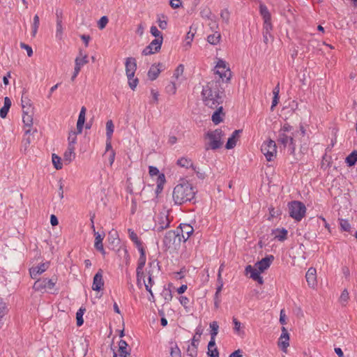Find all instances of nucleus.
<instances>
[{"label": "nucleus", "instance_id": "f257e3e1", "mask_svg": "<svg viewBox=\"0 0 357 357\" xmlns=\"http://www.w3.org/2000/svg\"><path fill=\"white\" fill-rule=\"evenodd\" d=\"M202 98L204 104L209 108H216L224 101V91L219 80H211L203 86Z\"/></svg>", "mask_w": 357, "mask_h": 357}, {"label": "nucleus", "instance_id": "f03ea898", "mask_svg": "<svg viewBox=\"0 0 357 357\" xmlns=\"http://www.w3.org/2000/svg\"><path fill=\"white\" fill-rule=\"evenodd\" d=\"M196 191L191 183L182 180L173 190V200L175 204L181 205L187 202H191L195 197Z\"/></svg>", "mask_w": 357, "mask_h": 357}, {"label": "nucleus", "instance_id": "7ed1b4c3", "mask_svg": "<svg viewBox=\"0 0 357 357\" xmlns=\"http://www.w3.org/2000/svg\"><path fill=\"white\" fill-rule=\"evenodd\" d=\"M222 135V131L220 129L208 131L205 135V138L208 139V142L205 144V149L215 150L220 148L222 145L221 142Z\"/></svg>", "mask_w": 357, "mask_h": 357}, {"label": "nucleus", "instance_id": "20e7f679", "mask_svg": "<svg viewBox=\"0 0 357 357\" xmlns=\"http://www.w3.org/2000/svg\"><path fill=\"white\" fill-rule=\"evenodd\" d=\"M86 112V107L84 106L82 107L77 122V131H71L69 132L68 137V146L75 147V144L77 142V135L81 134L83 130V126L85 122Z\"/></svg>", "mask_w": 357, "mask_h": 357}, {"label": "nucleus", "instance_id": "39448f33", "mask_svg": "<svg viewBox=\"0 0 357 357\" xmlns=\"http://www.w3.org/2000/svg\"><path fill=\"white\" fill-rule=\"evenodd\" d=\"M289 215L296 221H301L306 213V207L299 201H293L288 204Z\"/></svg>", "mask_w": 357, "mask_h": 357}, {"label": "nucleus", "instance_id": "423d86ee", "mask_svg": "<svg viewBox=\"0 0 357 357\" xmlns=\"http://www.w3.org/2000/svg\"><path fill=\"white\" fill-rule=\"evenodd\" d=\"M56 282V278L38 279L34 282L33 289L36 291L43 293L50 292L51 290L54 289Z\"/></svg>", "mask_w": 357, "mask_h": 357}, {"label": "nucleus", "instance_id": "0eeeda50", "mask_svg": "<svg viewBox=\"0 0 357 357\" xmlns=\"http://www.w3.org/2000/svg\"><path fill=\"white\" fill-rule=\"evenodd\" d=\"M170 220L169 219L168 211H162L160 212L155 217V227L154 229L158 232H160L164 229L169 227Z\"/></svg>", "mask_w": 357, "mask_h": 357}, {"label": "nucleus", "instance_id": "6e6552de", "mask_svg": "<svg viewBox=\"0 0 357 357\" xmlns=\"http://www.w3.org/2000/svg\"><path fill=\"white\" fill-rule=\"evenodd\" d=\"M211 331V340L208 344V355L210 357H218L219 353L217 348H215L213 350L211 349V347H214L215 345V336L218 333V324L216 321H213L210 324Z\"/></svg>", "mask_w": 357, "mask_h": 357}, {"label": "nucleus", "instance_id": "1a4fd4ad", "mask_svg": "<svg viewBox=\"0 0 357 357\" xmlns=\"http://www.w3.org/2000/svg\"><path fill=\"white\" fill-rule=\"evenodd\" d=\"M261 151L268 161H272L276 156L277 146L273 140H268L263 143Z\"/></svg>", "mask_w": 357, "mask_h": 357}, {"label": "nucleus", "instance_id": "9d476101", "mask_svg": "<svg viewBox=\"0 0 357 357\" xmlns=\"http://www.w3.org/2000/svg\"><path fill=\"white\" fill-rule=\"evenodd\" d=\"M215 74L218 75L219 79L222 82H227L231 77V71L227 66L226 62L222 60H219L215 66Z\"/></svg>", "mask_w": 357, "mask_h": 357}, {"label": "nucleus", "instance_id": "9b49d317", "mask_svg": "<svg viewBox=\"0 0 357 357\" xmlns=\"http://www.w3.org/2000/svg\"><path fill=\"white\" fill-rule=\"evenodd\" d=\"M278 142L279 144L283 145L284 147H288L291 153L295 151L294 140L292 136H288L284 132H279Z\"/></svg>", "mask_w": 357, "mask_h": 357}, {"label": "nucleus", "instance_id": "f8f14e48", "mask_svg": "<svg viewBox=\"0 0 357 357\" xmlns=\"http://www.w3.org/2000/svg\"><path fill=\"white\" fill-rule=\"evenodd\" d=\"M163 38L159 37L158 38H155L151 43L146 46L144 50L142 51V54L144 55H150L154 54L155 52H158L162 44Z\"/></svg>", "mask_w": 357, "mask_h": 357}, {"label": "nucleus", "instance_id": "ddd939ff", "mask_svg": "<svg viewBox=\"0 0 357 357\" xmlns=\"http://www.w3.org/2000/svg\"><path fill=\"white\" fill-rule=\"evenodd\" d=\"M22 121L24 127L27 128L25 130V135L30 134L31 132V126L33 125V108L28 107L26 110H23Z\"/></svg>", "mask_w": 357, "mask_h": 357}, {"label": "nucleus", "instance_id": "4468645a", "mask_svg": "<svg viewBox=\"0 0 357 357\" xmlns=\"http://www.w3.org/2000/svg\"><path fill=\"white\" fill-rule=\"evenodd\" d=\"M281 331L282 333L279 337L278 346L283 352L286 353L289 346V333L284 326L282 327Z\"/></svg>", "mask_w": 357, "mask_h": 357}, {"label": "nucleus", "instance_id": "2eb2a0df", "mask_svg": "<svg viewBox=\"0 0 357 357\" xmlns=\"http://www.w3.org/2000/svg\"><path fill=\"white\" fill-rule=\"evenodd\" d=\"M177 239L178 241L181 240L180 234L178 232H176L173 230L168 231L163 238L164 245L167 248H170L176 243Z\"/></svg>", "mask_w": 357, "mask_h": 357}, {"label": "nucleus", "instance_id": "dca6fc26", "mask_svg": "<svg viewBox=\"0 0 357 357\" xmlns=\"http://www.w3.org/2000/svg\"><path fill=\"white\" fill-rule=\"evenodd\" d=\"M273 260L274 257L273 255H268L255 263L254 267L261 273H264L270 267Z\"/></svg>", "mask_w": 357, "mask_h": 357}, {"label": "nucleus", "instance_id": "f3484780", "mask_svg": "<svg viewBox=\"0 0 357 357\" xmlns=\"http://www.w3.org/2000/svg\"><path fill=\"white\" fill-rule=\"evenodd\" d=\"M126 73L128 78L134 77L137 70L136 59L133 57H128L126 60Z\"/></svg>", "mask_w": 357, "mask_h": 357}, {"label": "nucleus", "instance_id": "a211bd4d", "mask_svg": "<svg viewBox=\"0 0 357 357\" xmlns=\"http://www.w3.org/2000/svg\"><path fill=\"white\" fill-rule=\"evenodd\" d=\"M50 263H42L36 266L31 267L29 269V273L33 279H36L38 275L44 273L49 268Z\"/></svg>", "mask_w": 357, "mask_h": 357}, {"label": "nucleus", "instance_id": "6ab92c4d", "mask_svg": "<svg viewBox=\"0 0 357 357\" xmlns=\"http://www.w3.org/2000/svg\"><path fill=\"white\" fill-rule=\"evenodd\" d=\"M103 286L102 270L99 269L93 277L92 289L94 291H100Z\"/></svg>", "mask_w": 357, "mask_h": 357}, {"label": "nucleus", "instance_id": "aec40b11", "mask_svg": "<svg viewBox=\"0 0 357 357\" xmlns=\"http://www.w3.org/2000/svg\"><path fill=\"white\" fill-rule=\"evenodd\" d=\"M162 63H158L157 65H152L148 71V77L150 80L153 81L156 79L162 70Z\"/></svg>", "mask_w": 357, "mask_h": 357}, {"label": "nucleus", "instance_id": "412c9836", "mask_svg": "<svg viewBox=\"0 0 357 357\" xmlns=\"http://www.w3.org/2000/svg\"><path fill=\"white\" fill-rule=\"evenodd\" d=\"M250 274V278L257 282L258 284H262L264 283L263 278L261 276V272L258 271L256 268L254 266H252L250 265L247 266V274Z\"/></svg>", "mask_w": 357, "mask_h": 357}, {"label": "nucleus", "instance_id": "4be33fe9", "mask_svg": "<svg viewBox=\"0 0 357 357\" xmlns=\"http://www.w3.org/2000/svg\"><path fill=\"white\" fill-rule=\"evenodd\" d=\"M306 281L308 285L314 288L317 285V271L314 268H310L305 275Z\"/></svg>", "mask_w": 357, "mask_h": 357}, {"label": "nucleus", "instance_id": "5701e85b", "mask_svg": "<svg viewBox=\"0 0 357 357\" xmlns=\"http://www.w3.org/2000/svg\"><path fill=\"white\" fill-rule=\"evenodd\" d=\"M215 109V111L212 114L211 120L214 123V124L218 125L222 121H223V119L225 114L223 112V107L222 105H220Z\"/></svg>", "mask_w": 357, "mask_h": 357}, {"label": "nucleus", "instance_id": "b1692460", "mask_svg": "<svg viewBox=\"0 0 357 357\" xmlns=\"http://www.w3.org/2000/svg\"><path fill=\"white\" fill-rule=\"evenodd\" d=\"M242 132L243 130H236L233 132L231 136L228 139L226 144L225 147L227 149H233L236 146V142L239 139V134Z\"/></svg>", "mask_w": 357, "mask_h": 357}, {"label": "nucleus", "instance_id": "393cba45", "mask_svg": "<svg viewBox=\"0 0 357 357\" xmlns=\"http://www.w3.org/2000/svg\"><path fill=\"white\" fill-rule=\"evenodd\" d=\"M273 29L272 24L266 23L264 24L263 38L264 42L267 44L273 38L271 31Z\"/></svg>", "mask_w": 357, "mask_h": 357}, {"label": "nucleus", "instance_id": "a878e982", "mask_svg": "<svg viewBox=\"0 0 357 357\" xmlns=\"http://www.w3.org/2000/svg\"><path fill=\"white\" fill-rule=\"evenodd\" d=\"M75 147L68 146L63 154V160L67 164L70 163L75 158Z\"/></svg>", "mask_w": 357, "mask_h": 357}, {"label": "nucleus", "instance_id": "bb28decb", "mask_svg": "<svg viewBox=\"0 0 357 357\" xmlns=\"http://www.w3.org/2000/svg\"><path fill=\"white\" fill-rule=\"evenodd\" d=\"M95 236H96V238H95L94 246H95L96 249L98 250V251H100L102 255H105V249L103 248V244H102V240H103L104 236H102L101 234H100L98 232H95Z\"/></svg>", "mask_w": 357, "mask_h": 357}, {"label": "nucleus", "instance_id": "cd10ccee", "mask_svg": "<svg viewBox=\"0 0 357 357\" xmlns=\"http://www.w3.org/2000/svg\"><path fill=\"white\" fill-rule=\"evenodd\" d=\"M181 233L184 241H185L192 234L194 229L190 225L184 224L181 225Z\"/></svg>", "mask_w": 357, "mask_h": 357}, {"label": "nucleus", "instance_id": "c85d7f7f", "mask_svg": "<svg viewBox=\"0 0 357 357\" xmlns=\"http://www.w3.org/2000/svg\"><path fill=\"white\" fill-rule=\"evenodd\" d=\"M128 344L125 340H121L119 343V351L121 357L131 356L129 351L127 350Z\"/></svg>", "mask_w": 357, "mask_h": 357}, {"label": "nucleus", "instance_id": "c756f323", "mask_svg": "<svg viewBox=\"0 0 357 357\" xmlns=\"http://www.w3.org/2000/svg\"><path fill=\"white\" fill-rule=\"evenodd\" d=\"M260 13L264 19V24L266 23L271 24V14L267 8V7L263 4H260Z\"/></svg>", "mask_w": 357, "mask_h": 357}, {"label": "nucleus", "instance_id": "7c9ffc66", "mask_svg": "<svg viewBox=\"0 0 357 357\" xmlns=\"http://www.w3.org/2000/svg\"><path fill=\"white\" fill-rule=\"evenodd\" d=\"M176 164L181 167L192 168L193 170H195V167L189 158L183 157L177 160Z\"/></svg>", "mask_w": 357, "mask_h": 357}, {"label": "nucleus", "instance_id": "2f4dec72", "mask_svg": "<svg viewBox=\"0 0 357 357\" xmlns=\"http://www.w3.org/2000/svg\"><path fill=\"white\" fill-rule=\"evenodd\" d=\"M11 106V100L8 97L4 98V105L0 109V116L3 119L6 118L9 109Z\"/></svg>", "mask_w": 357, "mask_h": 357}, {"label": "nucleus", "instance_id": "473e14b6", "mask_svg": "<svg viewBox=\"0 0 357 357\" xmlns=\"http://www.w3.org/2000/svg\"><path fill=\"white\" fill-rule=\"evenodd\" d=\"M114 126L112 120H108L106 123V136L107 139H112L114 132Z\"/></svg>", "mask_w": 357, "mask_h": 357}, {"label": "nucleus", "instance_id": "72a5a7b5", "mask_svg": "<svg viewBox=\"0 0 357 357\" xmlns=\"http://www.w3.org/2000/svg\"><path fill=\"white\" fill-rule=\"evenodd\" d=\"M357 162V151H354L351 152L347 158L346 162L347 165L351 167L355 165Z\"/></svg>", "mask_w": 357, "mask_h": 357}, {"label": "nucleus", "instance_id": "f704fd0d", "mask_svg": "<svg viewBox=\"0 0 357 357\" xmlns=\"http://www.w3.org/2000/svg\"><path fill=\"white\" fill-rule=\"evenodd\" d=\"M220 33L219 32H215L213 34H211L208 36L207 40L211 45H216L220 40Z\"/></svg>", "mask_w": 357, "mask_h": 357}, {"label": "nucleus", "instance_id": "c9c22d12", "mask_svg": "<svg viewBox=\"0 0 357 357\" xmlns=\"http://www.w3.org/2000/svg\"><path fill=\"white\" fill-rule=\"evenodd\" d=\"M187 352L190 356L196 357L197 355V344L192 341L191 345H190L187 349Z\"/></svg>", "mask_w": 357, "mask_h": 357}, {"label": "nucleus", "instance_id": "e433bc0d", "mask_svg": "<svg viewBox=\"0 0 357 357\" xmlns=\"http://www.w3.org/2000/svg\"><path fill=\"white\" fill-rule=\"evenodd\" d=\"M88 63L87 56L85 54L82 57H77L75 60V66L80 70L81 68Z\"/></svg>", "mask_w": 357, "mask_h": 357}, {"label": "nucleus", "instance_id": "4c0bfd02", "mask_svg": "<svg viewBox=\"0 0 357 357\" xmlns=\"http://www.w3.org/2000/svg\"><path fill=\"white\" fill-rule=\"evenodd\" d=\"M39 24H40V20H39V17L38 15H36L34 17H33V24H32V36H36V33H37V31H38V29L39 27Z\"/></svg>", "mask_w": 357, "mask_h": 357}, {"label": "nucleus", "instance_id": "58836bf2", "mask_svg": "<svg viewBox=\"0 0 357 357\" xmlns=\"http://www.w3.org/2000/svg\"><path fill=\"white\" fill-rule=\"evenodd\" d=\"M84 311V308H79L76 313L77 325L78 326H81L84 323L83 315Z\"/></svg>", "mask_w": 357, "mask_h": 357}, {"label": "nucleus", "instance_id": "ea45409f", "mask_svg": "<svg viewBox=\"0 0 357 357\" xmlns=\"http://www.w3.org/2000/svg\"><path fill=\"white\" fill-rule=\"evenodd\" d=\"M287 231L285 229H278L275 231V237L279 241H282L287 238Z\"/></svg>", "mask_w": 357, "mask_h": 357}, {"label": "nucleus", "instance_id": "a19ab883", "mask_svg": "<svg viewBox=\"0 0 357 357\" xmlns=\"http://www.w3.org/2000/svg\"><path fill=\"white\" fill-rule=\"evenodd\" d=\"M52 163L56 169H61L62 168V164L61 162V158L56 154H52Z\"/></svg>", "mask_w": 357, "mask_h": 357}, {"label": "nucleus", "instance_id": "79ce46f5", "mask_svg": "<svg viewBox=\"0 0 357 357\" xmlns=\"http://www.w3.org/2000/svg\"><path fill=\"white\" fill-rule=\"evenodd\" d=\"M349 298V292L347 289H344L340 296V302L343 305H345L347 303L348 300Z\"/></svg>", "mask_w": 357, "mask_h": 357}, {"label": "nucleus", "instance_id": "37998d69", "mask_svg": "<svg viewBox=\"0 0 357 357\" xmlns=\"http://www.w3.org/2000/svg\"><path fill=\"white\" fill-rule=\"evenodd\" d=\"M62 21L61 19H57L56 20V37L59 39L61 38L62 36Z\"/></svg>", "mask_w": 357, "mask_h": 357}, {"label": "nucleus", "instance_id": "c03bdc74", "mask_svg": "<svg viewBox=\"0 0 357 357\" xmlns=\"http://www.w3.org/2000/svg\"><path fill=\"white\" fill-rule=\"evenodd\" d=\"M162 296L164 298L166 302H169L172 299V291L169 289H164L161 293Z\"/></svg>", "mask_w": 357, "mask_h": 357}, {"label": "nucleus", "instance_id": "a18cd8bd", "mask_svg": "<svg viewBox=\"0 0 357 357\" xmlns=\"http://www.w3.org/2000/svg\"><path fill=\"white\" fill-rule=\"evenodd\" d=\"M8 312L6 303L0 298V317H4Z\"/></svg>", "mask_w": 357, "mask_h": 357}, {"label": "nucleus", "instance_id": "49530a36", "mask_svg": "<svg viewBox=\"0 0 357 357\" xmlns=\"http://www.w3.org/2000/svg\"><path fill=\"white\" fill-rule=\"evenodd\" d=\"M166 92L169 94H175L176 92V86L175 83L170 82L166 87H165Z\"/></svg>", "mask_w": 357, "mask_h": 357}, {"label": "nucleus", "instance_id": "de8ad7c7", "mask_svg": "<svg viewBox=\"0 0 357 357\" xmlns=\"http://www.w3.org/2000/svg\"><path fill=\"white\" fill-rule=\"evenodd\" d=\"M218 287L216 288V292H215V296H218L219 294L220 293L222 287H223V281L222 279V276L220 274H218Z\"/></svg>", "mask_w": 357, "mask_h": 357}, {"label": "nucleus", "instance_id": "09e8293b", "mask_svg": "<svg viewBox=\"0 0 357 357\" xmlns=\"http://www.w3.org/2000/svg\"><path fill=\"white\" fill-rule=\"evenodd\" d=\"M107 23H108L107 17H106V16L102 17L98 22V28L100 29H103L106 26Z\"/></svg>", "mask_w": 357, "mask_h": 357}, {"label": "nucleus", "instance_id": "8fccbe9b", "mask_svg": "<svg viewBox=\"0 0 357 357\" xmlns=\"http://www.w3.org/2000/svg\"><path fill=\"white\" fill-rule=\"evenodd\" d=\"M170 355L172 357H181V351L177 345L171 348Z\"/></svg>", "mask_w": 357, "mask_h": 357}, {"label": "nucleus", "instance_id": "3c124183", "mask_svg": "<svg viewBox=\"0 0 357 357\" xmlns=\"http://www.w3.org/2000/svg\"><path fill=\"white\" fill-rule=\"evenodd\" d=\"M202 334V330L200 328H197L195 334L194 335V336L192 339V341L198 343L200 341Z\"/></svg>", "mask_w": 357, "mask_h": 357}, {"label": "nucleus", "instance_id": "603ef678", "mask_svg": "<svg viewBox=\"0 0 357 357\" xmlns=\"http://www.w3.org/2000/svg\"><path fill=\"white\" fill-rule=\"evenodd\" d=\"M20 46L22 49H24L26 51L28 56L30 57L33 55V50L31 46L24 43H20Z\"/></svg>", "mask_w": 357, "mask_h": 357}, {"label": "nucleus", "instance_id": "864d4df0", "mask_svg": "<svg viewBox=\"0 0 357 357\" xmlns=\"http://www.w3.org/2000/svg\"><path fill=\"white\" fill-rule=\"evenodd\" d=\"M21 102H22V107L23 110H26L28 107H30V108H32L31 101L29 98L22 97Z\"/></svg>", "mask_w": 357, "mask_h": 357}, {"label": "nucleus", "instance_id": "5fc2aeb1", "mask_svg": "<svg viewBox=\"0 0 357 357\" xmlns=\"http://www.w3.org/2000/svg\"><path fill=\"white\" fill-rule=\"evenodd\" d=\"M150 32L154 37H155V38L162 37L161 32L158 29V28L155 26H152L151 27Z\"/></svg>", "mask_w": 357, "mask_h": 357}, {"label": "nucleus", "instance_id": "6e6d98bb", "mask_svg": "<svg viewBox=\"0 0 357 357\" xmlns=\"http://www.w3.org/2000/svg\"><path fill=\"white\" fill-rule=\"evenodd\" d=\"M128 84H129V86L131 88V89L132 90H135V88L137 87V84H138V79L137 78H133V77H130V78H128Z\"/></svg>", "mask_w": 357, "mask_h": 357}, {"label": "nucleus", "instance_id": "4d7b16f0", "mask_svg": "<svg viewBox=\"0 0 357 357\" xmlns=\"http://www.w3.org/2000/svg\"><path fill=\"white\" fill-rule=\"evenodd\" d=\"M136 273H137V279L139 278V280H142L144 285L145 286V284H146V282L145 280L146 275L144 272V269L143 270L137 269Z\"/></svg>", "mask_w": 357, "mask_h": 357}, {"label": "nucleus", "instance_id": "13d9d810", "mask_svg": "<svg viewBox=\"0 0 357 357\" xmlns=\"http://www.w3.org/2000/svg\"><path fill=\"white\" fill-rule=\"evenodd\" d=\"M179 301L181 304L186 309L187 312H188L189 310L188 305L189 303V298H187L186 296H182L180 297Z\"/></svg>", "mask_w": 357, "mask_h": 357}, {"label": "nucleus", "instance_id": "bf43d9fd", "mask_svg": "<svg viewBox=\"0 0 357 357\" xmlns=\"http://www.w3.org/2000/svg\"><path fill=\"white\" fill-rule=\"evenodd\" d=\"M220 17L222 19L223 21H225L226 23L229 22V12L227 9H224L221 11Z\"/></svg>", "mask_w": 357, "mask_h": 357}, {"label": "nucleus", "instance_id": "052dcab7", "mask_svg": "<svg viewBox=\"0 0 357 357\" xmlns=\"http://www.w3.org/2000/svg\"><path fill=\"white\" fill-rule=\"evenodd\" d=\"M340 227L344 231H349L351 228L350 224L348 222L347 220H340Z\"/></svg>", "mask_w": 357, "mask_h": 357}, {"label": "nucleus", "instance_id": "680f3d73", "mask_svg": "<svg viewBox=\"0 0 357 357\" xmlns=\"http://www.w3.org/2000/svg\"><path fill=\"white\" fill-rule=\"evenodd\" d=\"M162 18H163V20H162L161 18H158V26L161 29H165L167 27V22L165 20V16H162Z\"/></svg>", "mask_w": 357, "mask_h": 357}, {"label": "nucleus", "instance_id": "e2e57ef3", "mask_svg": "<svg viewBox=\"0 0 357 357\" xmlns=\"http://www.w3.org/2000/svg\"><path fill=\"white\" fill-rule=\"evenodd\" d=\"M146 257H139L138 259V264L137 269L143 270L146 264Z\"/></svg>", "mask_w": 357, "mask_h": 357}, {"label": "nucleus", "instance_id": "0e129e2a", "mask_svg": "<svg viewBox=\"0 0 357 357\" xmlns=\"http://www.w3.org/2000/svg\"><path fill=\"white\" fill-rule=\"evenodd\" d=\"M233 323L234 324V331L240 334L241 322L235 317H233Z\"/></svg>", "mask_w": 357, "mask_h": 357}, {"label": "nucleus", "instance_id": "69168bd1", "mask_svg": "<svg viewBox=\"0 0 357 357\" xmlns=\"http://www.w3.org/2000/svg\"><path fill=\"white\" fill-rule=\"evenodd\" d=\"M194 35H195V33H191L190 31L188 32L186 38H185V45H188V46L190 45L191 42L194 38Z\"/></svg>", "mask_w": 357, "mask_h": 357}, {"label": "nucleus", "instance_id": "338daca9", "mask_svg": "<svg viewBox=\"0 0 357 357\" xmlns=\"http://www.w3.org/2000/svg\"><path fill=\"white\" fill-rule=\"evenodd\" d=\"M169 4L172 8H178L181 6V0H170Z\"/></svg>", "mask_w": 357, "mask_h": 357}, {"label": "nucleus", "instance_id": "774afa93", "mask_svg": "<svg viewBox=\"0 0 357 357\" xmlns=\"http://www.w3.org/2000/svg\"><path fill=\"white\" fill-rule=\"evenodd\" d=\"M183 70H184V67L182 64L179 65L176 70H175V73H174V76L178 78L179 77V75H181L183 73Z\"/></svg>", "mask_w": 357, "mask_h": 357}]
</instances>
